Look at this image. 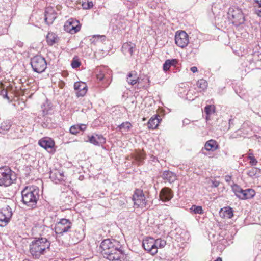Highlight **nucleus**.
<instances>
[{
	"label": "nucleus",
	"mask_w": 261,
	"mask_h": 261,
	"mask_svg": "<svg viewBox=\"0 0 261 261\" xmlns=\"http://www.w3.org/2000/svg\"><path fill=\"white\" fill-rule=\"evenodd\" d=\"M101 253L109 260L124 261L125 255L120 242L113 239L104 240L100 244Z\"/></svg>",
	"instance_id": "1"
},
{
	"label": "nucleus",
	"mask_w": 261,
	"mask_h": 261,
	"mask_svg": "<svg viewBox=\"0 0 261 261\" xmlns=\"http://www.w3.org/2000/svg\"><path fill=\"white\" fill-rule=\"evenodd\" d=\"M50 242L44 237H35L29 244V252L34 259H39L49 250Z\"/></svg>",
	"instance_id": "2"
},
{
	"label": "nucleus",
	"mask_w": 261,
	"mask_h": 261,
	"mask_svg": "<svg viewBox=\"0 0 261 261\" xmlns=\"http://www.w3.org/2000/svg\"><path fill=\"white\" fill-rule=\"evenodd\" d=\"M22 201L29 207L36 206L39 198V189L35 186H27L21 191Z\"/></svg>",
	"instance_id": "3"
},
{
	"label": "nucleus",
	"mask_w": 261,
	"mask_h": 261,
	"mask_svg": "<svg viewBox=\"0 0 261 261\" xmlns=\"http://www.w3.org/2000/svg\"><path fill=\"white\" fill-rule=\"evenodd\" d=\"M16 180V174L8 166L0 168V186L8 187Z\"/></svg>",
	"instance_id": "4"
},
{
	"label": "nucleus",
	"mask_w": 261,
	"mask_h": 261,
	"mask_svg": "<svg viewBox=\"0 0 261 261\" xmlns=\"http://www.w3.org/2000/svg\"><path fill=\"white\" fill-rule=\"evenodd\" d=\"M228 17L236 26L243 24L245 21V17L242 11L238 7H230L228 10Z\"/></svg>",
	"instance_id": "5"
},
{
	"label": "nucleus",
	"mask_w": 261,
	"mask_h": 261,
	"mask_svg": "<svg viewBox=\"0 0 261 261\" xmlns=\"http://www.w3.org/2000/svg\"><path fill=\"white\" fill-rule=\"evenodd\" d=\"M31 65L34 72L42 73L47 67V63L44 58L41 56H35L31 59Z\"/></svg>",
	"instance_id": "6"
},
{
	"label": "nucleus",
	"mask_w": 261,
	"mask_h": 261,
	"mask_svg": "<svg viewBox=\"0 0 261 261\" xmlns=\"http://www.w3.org/2000/svg\"><path fill=\"white\" fill-rule=\"evenodd\" d=\"M72 222L65 218L61 219L55 226L54 229L56 234L62 236L64 233L69 232L72 227Z\"/></svg>",
	"instance_id": "7"
},
{
	"label": "nucleus",
	"mask_w": 261,
	"mask_h": 261,
	"mask_svg": "<svg viewBox=\"0 0 261 261\" xmlns=\"http://www.w3.org/2000/svg\"><path fill=\"white\" fill-rule=\"evenodd\" d=\"M175 44L182 48L186 47L189 43V36L184 31H177L175 35Z\"/></svg>",
	"instance_id": "8"
},
{
	"label": "nucleus",
	"mask_w": 261,
	"mask_h": 261,
	"mask_svg": "<svg viewBox=\"0 0 261 261\" xmlns=\"http://www.w3.org/2000/svg\"><path fill=\"white\" fill-rule=\"evenodd\" d=\"M133 200L134 205L138 207H143L146 205V201L143 191L140 189H136L133 195Z\"/></svg>",
	"instance_id": "9"
},
{
	"label": "nucleus",
	"mask_w": 261,
	"mask_h": 261,
	"mask_svg": "<svg viewBox=\"0 0 261 261\" xmlns=\"http://www.w3.org/2000/svg\"><path fill=\"white\" fill-rule=\"evenodd\" d=\"M142 246L144 249L152 255L157 253V250L154 247V238L147 237L142 241Z\"/></svg>",
	"instance_id": "10"
},
{
	"label": "nucleus",
	"mask_w": 261,
	"mask_h": 261,
	"mask_svg": "<svg viewBox=\"0 0 261 261\" xmlns=\"http://www.w3.org/2000/svg\"><path fill=\"white\" fill-rule=\"evenodd\" d=\"M12 208L9 205H6L3 207L0 211V222L3 224H1L0 225H2L3 224L6 225L12 217Z\"/></svg>",
	"instance_id": "11"
},
{
	"label": "nucleus",
	"mask_w": 261,
	"mask_h": 261,
	"mask_svg": "<svg viewBox=\"0 0 261 261\" xmlns=\"http://www.w3.org/2000/svg\"><path fill=\"white\" fill-rule=\"evenodd\" d=\"M64 30L70 33L74 34L80 31L81 27L79 22L73 19H69L65 24Z\"/></svg>",
	"instance_id": "12"
},
{
	"label": "nucleus",
	"mask_w": 261,
	"mask_h": 261,
	"mask_svg": "<svg viewBox=\"0 0 261 261\" xmlns=\"http://www.w3.org/2000/svg\"><path fill=\"white\" fill-rule=\"evenodd\" d=\"M57 17V13L53 7H48L44 12V21L48 25L51 24Z\"/></svg>",
	"instance_id": "13"
},
{
	"label": "nucleus",
	"mask_w": 261,
	"mask_h": 261,
	"mask_svg": "<svg viewBox=\"0 0 261 261\" xmlns=\"http://www.w3.org/2000/svg\"><path fill=\"white\" fill-rule=\"evenodd\" d=\"M74 88L76 91V96L77 97L84 96L87 91V86L86 83L82 82L74 83Z\"/></svg>",
	"instance_id": "14"
},
{
	"label": "nucleus",
	"mask_w": 261,
	"mask_h": 261,
	"mask_svg": "<svg viewBox=\"0 0 261 261\" xmlns=\"http://www.w3.org/2000/svg\"><path fill=\"white\" fill-rule=\"evenodd\" d=\"M63 172L57 169L53 170L50 172L49 178L55 183L63 180Z\"/></svg>",
	"instance_id": "15"
},
{
	"label": "nucleus",
	"mask_w": 261,
	"mask_h": 261,
	"mask_svg": "<svg viewBox=\"0 0 261 261\" xmlns=\"http://www.w3.org/2000/svg\"><path fill=\"white\" fill-rule=\"evenodd\" d=\"M159 197L163 201H168L173 197V193L170 189L165 187L161 190Z\"/></svg>",
	"instance_id": "16"
},
{
	"label": "nucleus",
	"mask_w": 261,
	"mask_h": 261,
	"mask_svg": "<svg viewBox=\"0 0 261 261\" xmlns=\"http://www.w3.org/2000/svg\"><path fill=\"white\" fill-rule=\"evenodd\" d=\"M88 141L92 144L99 146L105 143L106 139L101 135L95 134L89 137Z\"/></svg>",
	"instance_id": "17"
},
{
	"label": "nucleus",
	"mask_w": 261,
	"mask_h": 261,
	"mask_svg": "<svg viewBox=\"0 0 261 261\" xmlns=\"http://www.w3.org/2000/svg\"><path fill=\"white\" fill-rule=\"evenodd\" d=\"M161 177L163 180L169 183H173L177 179L176 174L169 170L164 171Z\"/></svg>",
	"instance_id": "18"
},
{
	"label": "nucleus",
	"mask_w": 261,
	"mask_h": 261,
	"mask_svg": "<svg viewBox=\"0 0 261 261\" xmlns=\"http://www.w3.org/2000/svg\"><path fill=\"white\" fill-rule=\"evenodd\" d=\"M38 144L41 147L45 149L52 148L55 145L54 141L49 138H43L41 139L39 141Z\"/></svg>",
	"instance_id": "19"
},
{
	"label": "nucleus",
	"mask_w": 261,
	"mask_h": 261,
	"mask_svg": "<svg viewBox=\"0 0 261 261\" xmlns=\"http://www.w3.org/2000/svg\"><path fill=\"white\" fill-rule=\"evenodd\" d=\"M204 148L207 151H214L219 148V145L216 141L211 139L205 143Z\"/></svg>",
	"instance_id": "20"
},
{
	"label": "nucleus",
	"mask_w": 261,
	"mask_h": 261,
	"mask_svg": "<svg viewBox=\"0 0 261 261\" xmlns=\"http://www.w3.org/2000/svg\"><path fill=\"white\" fill-rule=\"evenodd\" d=\"M127 82L131 85H134L138 83L139 77L135 71H132L129 72L126 78Z\"/></svg>",
	"instance_id": "21"
},
{
	"label": "nucleus",
	"mask_w": 261,
	"mask_h": 261,
	"mask_svg": "<svg viewBox=\"0 0 261 261\" xmlns=\"http://www.w3.org/2000/svg\"><path fill=\"white\" fill-rule=\"evenodd\" d=\"M135 46V45L131 42H126L123 44L122 47V51L125 55L129 54L132 55Z\"/></svg>",
	"instance_id": "22"
},
{
	"label": "nucleus",
	"mask_w": 261,
	"mask_h": 261,
	"mask_svg": "<svg viewBox=\"0 0 261 261\" xmlns=\"http://www.w3.org/2000/svg\"><path fill=\"white\" fill-rule=\"evenodd\" d=\"M59 40V38L54 33L49 32L46 36L47 42L50 46H52L54 44L58 43Z\"/></svg>",
	"instance_id": "23"
},
{
	"label": "nucleus",
	"mask_w": 261,
	"mask_h": 261,
	"mask_svg": "<svg viewBox=\"0 0 261 261\" xmlns=\"http://www.w3.org/2000/svg\"><path fill=\"white\" fill-rule=\"evenodd\" d=\"M232 190L237 197L242 200L245 199V190L242 189L240 186L235 184L232 186Z\"/></svg>",
	"instance_id": "24"
},
{
	"label": "nucleus",
	"mask_w": 261,
	"mask_h": 261,
	"mask_svg": "<svg viewBox=\"0 0 261 261\" xmlns=\"http://www.w3.org/2000/svg\"><path fill=\"white\" fill-rule=\"evenodd\" d=\"M178 63V60L176 59H172L166 60L163 64V70L166 72L169 70L172 66H176Z\"/></svg>",
	"instance_id": "25"
},
{
	"label": "nucleus",
	"mask_w": 261,
	"mask_h": 261,
	"mask_svg": "<svg viewBox=\"0 0 261 261\" xmlns=\"http://www.w3.org/2000/svg\"><path fill=\"white\" fill-rule=\"evenodd\" d=\"M247 175L252 178H257L261 176V170L257 168H251L247 171Z\"/></svg>",
	"instance_id": "26"
},
{
	"label": "nucleus",
	"mask_w": 261,
	"mask_h": 261,
	"mask_svg": "<svg viewBox=\"0 0 261 261\" xmlns=\"http://www.w3.org/2000/svg\"><path fill=\"white\" fill-rule=\"evenodd\" d=\"M160 122L157 115L151 117L148 122V127L149 129H155L157 127Z\"/></svg>",
	"instance_id": "27"
},
{
	"label": "nucleus",
	"mask_w": 261,
	"mask_h": 261,
	"mask_svg": "<svg viewBox=\"0 0 261 261\" xmlns=\"http://www.w3.org/2000/svg\"><path fill=\"white\" fill-rule=\"evenodd\" d=\"M196 86L200 89V92L204 91L207 88L208 83L205 80L202 79L197 82Z\"/></svg>",
	"instance_id": "28"
},
{
	"label": "nucleus",
	"mask_w": 261,
	"mask_h": 261,
	"mask_svg": "<svg viewBox=\"0 0 261 261\" xmlns=\"http://www.w3.org/2000/svg\"><path fill=\"white\" fill-rule=\"evenodd\" d=\"M253 5L255 14L261 17V0H254Z\"/></svg>",
	"instance_id": "29"
},
{
	"label": "nucleus",
	"mask_w": 261,
	"mask_h": 261,
	"mask_svg": "<svg viewBox=\"0 0 261 261\" xmlns=\"http://www.w3.org/2000/svg\"><path fill=\"white\" fill-rule=\"evenodd\" d=\"M154 247H155L157 250L158 248H164L166 245V241L165 240L160 238L157 239L156 240L154 239Z\"/></svg>",
	"instance_id": "30"
},
{
	"label": "nucleus",
	"mask_w": 261,
	"mask_h": 261,
	"mask_svg": "<svg viewBox=\"0 0 261 261\" xmlns=\"http://www.w3.org/2000/svg\"><path fill=\"white\" fill-rule=\"evenodd\" d=\"M223 213V217L226 219H230L233 216V211L230 207H225Z\"/></svg>",
	"instance_id": "31"
},
{
	"label": "nucleus",
	"mask_w": 261,
	"mask_h": 261,
	"mask_svg": "<svg viewBox=\"0 0 261 261\" xmlns=\"http://www.w3.org/2000/svg\"><path fill=\"white\" fill-rule=\"evenodd\" d=\"M190 210L191 213L195 214H202L204 213L202 206H197L195 205H192V207L190 208Z\"/></svg>",
	"instance_id": "32"
},
{
	"label": "nucleus",
	"mask_w": 261,
	"mask_h": 261,
	"mask_svg": "<svg viewBox=\"0 0 261 261\" xmlns=\"http://www.w3.org/2000/svg\"><path fill=\"white\" fill-rule=\"evenodd\" d=\"M11 127V124L9 121H6L2 122L1 124V133L4 134L5 132L8 130Z\"/></svg>",
	"instance_id": "33"
},
{
	"label": "nucleus",
	"mask_w": 261,
	"mask_h": 261,
	"mask_svg": "<svg viewBox=\"0 0 261 261\" xmlns=\"http://www.w3.org/2000/svg\"><path fill=\"white\" fill-rule=\"evenodd\" d=\"M132 127V125L130 122L126 121L125 122H123L120 125L118 126L117 128H118V130L120 131L121 129H123L125 131H128L129 129Z\"/></svg>",
	"instance_id": "34"
},
{
	"label": "nucleus",
	"mask_w": 261,
	"mask_h": 261,
	"mask_svg": "<svg viewBox=\"0 0 261 261\" xmlns=\"http://www.w3.org/2000/svg\"><path fill=\"white\" fill-rule=\"evenodd\" d=\"M255 194V191L252 189L245 190V199H250L254 197Z\"/></svg>",
	"instance_id": "35"
},
{
	"label": "nucleus",
	"mask_w": 261,
	"mask_h": 261,
	"mask_svg": "<svg viewBox=\"0 0 261 261\" xmlns=\"http://www.w3.org/2000/svg\"><path fill=\"white\" fill-rule=\"evenodd\" d=\"M215 111V107L214 105H207L204 108V112L207 116H210Z\"/></svg>",
	"instance_id": "36"
},
{
	"label": "nucleus",
	"mask_w": 261,
	"mask_h": 261,
	"mask_svg": "<svg viewBox=\"0 0 261 261\" xmlns=\"http://www.w3.org/2000/svg\"><path fill=\"white\" fill-rule=\"evenodd\" d=\"M82 6L84 9H88L91 8L93 6V4L92 1H82Z\"/></svg>",
	"instance_id": "37"
},
{
	"label": "nucleus",
	"mask_w": 261,
	"mask_h": 261,
	"mask_svg": "<svg viewBox=\"0 0 261 261\" xmlns=\"http://www.w3.org/2000/svg\"><path fill=\"white\" fill-rule=\"evenodd\" d=\"M248 159L250 160L249 163L251 165L254 166L256 165L257 163V161L253 156L252 153H249Z\"/></svg>",
	"instance_id": "38"
},
{
	"label": "nucleus",
	"mask_w": 261,
	"mask_h": 261,
	"mask_svg": "<svg viewBox=\"0 0 261 261\" xmlns=\"http://www.w3.org/2000/svg\"><path fill=\"white\" fill-rule=\"evenodd\" d=\"M79 132V124L74 125L70 127V133L72 134L75 135Z\"/></svg>",
	"instance_id": "39"
},
{
	"label": "nucleus",
	"mask_w": 261,
	"mask_h": 261,
	"mask_svg": "<svg viewBox=\"0 0 261 261\" xmlns=\"http://www.w3.org/2000/svg\"><path fill=\"white\" fill-rule=\"evenodd\" d=\"M81 65L80 62L77 59H75L74 58H73L72 62H71V66L73 68H76L79 67Z\"/></svg>",
	"instance_id": "40"
},
{
	"label": "nucleus",
	"mask_w": 261,
	"mask_h": 261,
	"mask_svg": "<svg viewBox=\"0 0 261 261\" xmlns=\"http://www.w3.org/2000/svg\"><path fill=\"white\" fill-rule=\"evenodd\" d=\"M97 78L99 81H102L106 77L103 73L100 72L99 74H97Z\"/></svg>",
	"instance_id": "41"
},
{
	"label": "nucleus",
	"mask_w": 261,
	"mask_h": 261,
	"mask_svg": "<svg viewBox=\"0 0 261 261\" xmlns=\"http://www.w3.org/2000/svg\"><path fill=\"white\" fill-rule=\"evenodd\" d=\"M144 159H145L144 155L143 154H141V153L138 154L137 157H136V159L140 163H141Z\"/></svg>",
	"instance_id": "42"
},
{
	"label": "nucleus",
	"mask_w": 261,
	"mask_h": 261,
	"mask_svg": "<svg viewBox=\"0 0 261 261\" xmlns=\"http://www.w3.org/2000/svg\"><path fill=\"white\" fill-rule=\"evenodd\" d=\"M87 128L86 125L84 124H79V132L81 131H84Z\"/></svg>",
	"instance_id": "43"
},
{
	"label": "nucleus",
	"mask_w": 261,
	"mask_h": 261,
	"mask_svg": "<svg viewBox=\"0 0 261 261\" xmlns=\"http://www.w3.org/2000/svg\"><path fill=\"white\" fill-rule=\"evenodd\" d=\"M93 38H94V39L93 41H92V42H95V40L97 38L98 39H99L100 38V39H102V40H105V36H104V35H102V36H100V35L94 36Z\"/></svg>",
	"instance_id": "44"
},
{
	"label": "nucleus",
	"mask_w": 261,
	"mask_h": 261,
	"mask_svg": "<svg viewBox=\"0 0 261 261\" xmlns=\"http://www.w3.org/2000/svg\"><path fill=\"white\" fill-rule=\"evenodd\" d=\"M219 185V182L216 180L212 181V186L213 187H217Z\"/></svg>",
	"instance_id": "45"
},
{
	"label": "nucleus",
	"mask_w": 261,
	"mask_h": 261,
	"mask_svg": "<svg viewBox=\"0 0 261 261\" xmlns=\"http://www.w3.org/2000/svg\"><path fill=\"white\" fill-rule=\"evenodd\" d=\"M225 180L227 182H229L231 180V176L230 175H226L225 176Z\"/></svg>",
	"instance_id": "46"
},
{
	"label": "nucleus",
	"mask_w": 261,
	"mask_h": 261,
	"mask_svg": "<svg viewBox=\"0 0 261 261\" xmlns=\"http://www.w3.org/2000/svg\"><path fill=\"white\" fill-rule=\"evenodd\" d=\"M190 70L193 73H195V72H197L198 70H197V68L196 66H193V67H191Z\"/></svg>",
	"instance_id": "47"
},
{
	"label": "nucleus",
	"mask_w": 261,
	"mask_h": 261,
	"mask_svg": "<svg viewBox=\"0 0 261 261\" xmlns=\"http://www.w3.org/2000/svg\"><path fill=\"white\" fill-rule=\"evenodd\" d=\"M5 93V94H3L4 95V98H7L8 99H9V97H8L7 96V90H4V92Z\"/></svg>",
	"instance_id": "48"
},
{
	"label": "nucleus",
	"mask_w": 261,
	"mask_h": 261,
	"mask_svg": "<svg viewBox=\"0 0 261 261\" xmlns=\"http://www.w3.org/2000/svg\"><path fill=\"white\" fill-rule=\"evenodd\" d=\"M233 119H229V126L233 124Z\"/></svg>",
	"instance_id": "49"
},
{
	"label": "nucleus",
	"mask_w": 261,
	"mask_h": 261,
	"mask_svg": "<svg viewBox=\"0 0 261 261\" xmlns=\"http://www.w3.org/2000/svg\"><path fill=\"white\" fill-rule=\"evenodd\" d=\"M214 261H222V260L220 257H218L216 260H215Z\"/></svg>",
	"instance_id": "50"
}]
</instances>
